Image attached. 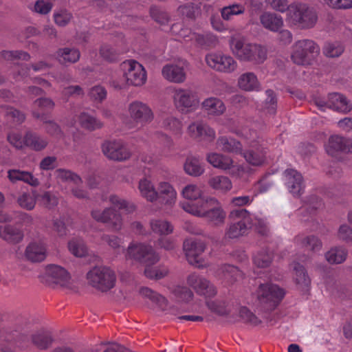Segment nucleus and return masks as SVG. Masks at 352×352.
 I'll return each instance as SVG.
<instances>
[{
	"instance_id": "6",
	"label": "nucleus",
	"mask_w": 352,
	"mask_h": 352,
	"mask_svg": "<svg viewBox=\"0 0 352 352\" xmlns=\"http://www.w3.org/2000/svg\"><path fill=\"white\" fill-rule=\"evenodd\" d=\"M87 279L92 287L101 292H107L115 286L116 276L110 267L96 266L87 272Z\"/></svg>"
},
{
	"instance_id": "1",
	"label": "nucleus",
	"mask_w": 352,
	"mask_h": 352,
	"mask_svg": "<svg viewBox=\"0 0 352 352\" xmlns=\"http://www.w3.org/2000/svg\"><path fill=\"white\" fill-rule=\"evenodd\" d=\"M126 258L134 260L145 265V276L149 278L160 279L168 273L163 267L156 269L151 267L159 261V256L151 245L147 243H131L126 252Z\"/></svg>"
},
{
	"instance_id": "52",
	"label": "nucleus",
	"mask_w": 352,
	"mask_h": 352,
	"mask_svg": "<svg viewBox=\"0 0 352 352\" xmlns=\"http://www.w3.org/2000/svg\"><path fill=\"white\" fill-rule=\"evenodd\" d=\"M34 104L37 106L41 111L40 113H50L53 111L55 107L54 102L50 98H39L34 102Z\"/></svg>"
},
{
	"instance_id": "12",
	"label": "nucleus",
	"mask_w": 352,
	"mask_h": 352,
	"mask_svg": "<svg viewBox=\"0 0 352 352\" xmlns=\"http://www.w3.org/2000/svg\"><path fill=\"white\" fill-rule=\"evenodd\" d=\"M101 148L103 154L109 160L124 161L131 157V152L120 141H104Z\"/></svg>"
},
{
	"instance_id": "31",
	"label": "nucleus",
	"mask_w": 352,
	"mask_h": 352,
	"mask_svg": "<svg viewBox=\"0 0 352 352\" xmlns=\"http://www.w3.org/2000/svg\"><path fill=\"white\" fill-rule=\"evenodd\" d=\"M182 195L184 197L188 200L181 204L183 209L185 204L190 205V204H195V202H198L201 199H206L207 197L202 196L201 190L197 186L192 184L184 187L182 190Z\"/></svg>"
},
{
	"instance_id": "63",
	"label": "nucleus",
	"mask_w": 352,
	"mask_h": 352,
	"mask_svg": "<svg viewBox=\"0 0 352 352\" xmlns=\"http://www.w3.org/2000/svg\"><path fill=\"white\" fill-rule=\"evenodd\" d=\"M68 249L76 257H84L88 254L85 243H68Z\"/></svg>"
},
{
	"instance_id": "13",
	"label": "nucleus",
	"mask_w": 352,
	"mask_h": 352,
	"mask_svg": "<svg viewBox=\"0 0 352 352\" xmlns=\"http://www.w3.org/2000/svg\"><path fill=\"white\" fill-rule=\"evenodd\" d=\"M129 112L133 121L142 126L150 123L154 118L151 109L146 104L138 100L129 104Z\"/></svg>"
},
{
	"instance_id": "10",
	"label": "nucleus",
	"mask_w": 352,
	"mask_h": 352,
	"mask_svg": "<svg viewBox=\"0 0 352 352\" xmlns=\"http://www.w3.org/2000/svg\"><path fill=\"white\" fill-rule=\"evenodd\" d=\"M187 284L198 295L206 298H212L217 294L216 287L208 279L197 273H192L188 276Z\"/></svg>"
},
{
	"instance_id": "14",
	"label": "nucleus",
	"mask_w": 352,
	"mask_h": 352,
	"mask_svg": "<svg viewBox=\"0 0 352 352\" xmlns=\"http://www.w3.org/2000/svg\"><path fill=\"white\" fill-rule=\"evenodd\" d=\"M205 248V243H183V250L188 262L198 268L207 266L202 256Z\"/></svg>"
},
{
	"instance_id": "32",
	"label": "nucleus",
	"mask_w": 352,
	"mask_h": 352,
	"mask_svg": "<svg viewBox=\"0 0 352 352\" xmlns=\"http://www.w3.org/2000/svg\"><path fill=\"white\" fill-rule=\"evenodd\" d=\"M238 85L243 90L250 91L258 90L259 82L254 73L247 72L240 76L238 79Z\"/></svg>"
},
{
	"instance_id": "16",
	"label": "nucleus",
	"mask_w": 352,
	"mask_h": 352,
	"mask_svg": "<svg viewBox=\"0 0 352 352\" xmlns=\"http://www.w3.org/2000/svg\"><path fill=\"white\" fill-rule=\"evenodd\" d=\"M326 151L335 157L340 153H352V140L340 135H332L329 139Z\"/></svg>"
},
{
	"instance_id": "48",
	"label": "nucleus",
	"mask_w": 352,
	"mask_h": 352,
	"mask_svg": "<svg viewBox=\"0 0 352 352\" xmlns=\"http://www.w3.org/2000/svg\"><path fill=\"white\" fill-rule=\"evenodd\" d=\"M35 197L41 204L47 208H52L58 204L57 198L50 192H44L42 194H39L36 192Z\"/></svg>"
},
{
	"instance_id": "59",
	"label": "nucleus",
	"mask_w": 352,
	"mask_h": 352,
	"mask_svg": "<svg viewBox=\"0 0 352 352\" xmlns=\"http://www.w3.org/2000/svg\"><path fill=\"white\" fill-rule=\"evenodd\" d=\"M89 96L94 101L102 102L107 97V91L102 86H94L89 89Z\"/></svg>"
},
{
	"instance_id": "39",
	"label": "nucleus",
	"mask_w": 352,
	"mask_h": 352,
	"mask_svg": "<svg viewBox=\"0 0 352 352\" xmlns=\"http://www.w3.org/2000/svg\"><path fill=\"white\" fill-rule=\"evenodd\" d=\"M294 271L295 272V280L296 284L303 289L308 288L311 280L305 267L296 263L294 264Z\"/></svg>"
},
{
	"instance_id": "53",
	"label": "nucleus",
	"mask_w": 352,
	"mask_h": 352,
	"mask_svg": "<svg viewBox=\"0 0 352 352\" xmlns=\"http://www.w3.org/2000/svg\"><path fill=\"white\" fill-rule=\"evenodd\" d=\"M192 132L194 138L202 137L205 135L204 132L208 131V138L213 139L214 138V131L207 125L204 124H192L188 128Z\"/></svg>"
},
{
	"instance_id": "51",
	"label": "nucleus",
	"mask_w": 352,
	"mask_h": 352,
	"mask_svg": "<svg viewBox=\"0 0 352 352\" xmlns=\"http://www.w3.org/2000/svg\"><path fill=\"white\" fill-rule=\"evenodd\" d=\"M150 14L152 19L160 25H166L169 21L168 14L157 6H151Z\"/></svg>"
},
{
	"instance_id": "17",
	"label": "nucleus",
	"mask_w": 352,
	"mask_h": 352,
	"mask_svg": "<svg viewBox=\"0 0 352 352\" xmlns=\"http://www.w3.org/2000/svg\"><path fill=\"white\" fill-rule=\"evenodd\" d=\"M124 63L129 67L127 72L124 73L127 84L133 86L144 84L146 80V72L142 65L133 60H129Z\"/></svg>"
},
{
	"instance_id": "33",
	"label": "nucleus",
	"mask_w": 352,
	"mask_h": 352,
	"mask_svg": "<svg viewBox=\"0 0 352 352\" xmlns=\"http://www.w3.org/2000/svg\"><path fill=\"white\" fill-rule=\"evenodd\" d=\"M8 173V178L13 182L23 181L32 186H36L39 184L38 179L35 178L30 172L12 169L10 170Z\"/></svg>"
},
{
	"instance_id": "28",
	"label": "nucleus",
	"mask_w": 352,
	"mask_h": 352,
	"mask_svg": "<svg viewBox=\"0 0 352 352\" xmlns=\"http://www.w3.org/2000/svg\"><path fill=\"white\" fill-rule=\"evenodd\" d=\"M23 142L26 146L36 151L43 150L47 145V140L38 133L30 131L26 132L23 138Z\"/></svg>"
},
{
	"instance_id": "61",
	"label": "nucleus",
	"mask_w": 352,
	"mask_h": 352,
	"mask_svg": "<svg viewBox=\"0 0 352 352\" xmlns=\"http://www.w3.org/2000/svg\"><path fill=\"white\" fill-rule=\"evenodd\" d=\"M239 316L244 322L253 325H257L261 322V320L245 307L240 309Z\"/></svg>"
},
{
	"instance_id": "20",
	"label": "nucleus",
	"mask_w": 352,
	"mask_h": 352,
	"mask_svg": "<svg viewBox=\"0 0 352 352\" xmlns=\"http://www.w3.org/2000/svg\"><path fill=\"white\" fill-rule=\"evenodd\" d=\"M32 114L35 119L39 120L43 122L44 129L48 135L58 138L64 137L63 131L57 122L51 119V114L40 113L39 111L36 110L32 111Z\"/></svg>"
},
{
	"instance_id": "40",
	"label": "nucleus",
	"mask_w": 352,
	"mask_h": 352,
	"mask_svg": "<svg viewBox=\"0 0 352 352\" xmlns=\"http://www.w3.org/2000/svg\"><path fill=\"white\" fill-rule=\"evenodd\" d=\"M35 194H36V191H32V195L27 192H23L19 197H16L14 194L10 193V195L16 199L19 205L28 210H32L36 204V198L35 197Z\"/></svg>"
},
{
	"instance_id": "19",
	"label": "nucleus",
	"mask_w": 352,
	"mask_h": 352,
	"mask_svg": "<svg viewBox=\"0 0 352 352\" xmlns=\"http://www.w3.org/2000/svg\"><path fill=\"white\" fill-rule=\"evenodd\" d=\"M43 278L48 283L65 285L69 283L70 276L64 267L55 264H50L45 268Z\"/></svg>"
},
{
	"instance_id": "2",
	"label": "nucleus",
	"mask_w": 352,
	"mask_h": 352,
	"mask_svg": "<svg viewBox=\"0 0 352 352\" xmlns=\"http://www.w3.org/2000/svg\"><path fill=\"white\" fill-rule=\"evenodd\" d=\"M195 204H185L184 210L195 216L204 217L215 226L223 225L226 213L218 200L214 197H207Z\"/></svg>"
},
{
	"instance_id": "45",
	"label": "nucleus",
	"mask_w": 352,
	"mask_h": 352,
	"mask_svg": "<svg viewBox=\"0 0 352 352\" xmlns=\"http://www.w3.org/2000/svg\"><path fill=\"white\" fill-rule=\"evenodd\" d=\"M109 201L113 205L118 206L119 210H124L128 214L133 213L137 209V206L135 204L122 199L116 195H111Z\"/></svg>"
},
{
	"instance_id": "8",
	"label": "nucleus",
	"mask_w": 352,
	"mask_h": 352,
	"mask_svg": "<svg viewBox=\"0 0 352 352\" xmlns=\"http://www.w3.org/2000/svg\"><path fill=\"white\" fill-rule=\"evenodd\" d=\"M285 294V291L276 285L261 284L258 289V300L267 310H273L282 300Z\"/></svg>"
},
{
	"instance_id": "22",
	"label": "nucleus",
	"mask_w": 352,
	"mask_h": 352,
	"mask_svg": "<svg viewBox=\"0 0 352 352\" xmlns=\"http://www.w3.org/2000/svg\"><path fill=\"white\" fill-rule=\"evenodd\" d=\"M162 73L164 78L175 83H182L186 78L184 67L178 65H166L163 67Z\"/></svg>"
},
{
	"instance_id": "5",
	"label": "nucleus",
	"mask_w": 352,
	"mask_h": 352,
	"mask_svg": "<svg viewBox=\"0 0 352 352\" xmlns=\"http://www.w3.org/2000/svg\"><path fill=\"white\" fill-rule=\"evenodd\" d=\"M230 218H238L239 220L231 223L225 232L226 239H236L241 236H246L253 226L250 212L244 208L232 210L229 215Z\"/></svg>"
},
{
	"instance_id": "41",
	"label": "nucleus",
	"mask_w": 352,
	"mask_h": 352,
	"mask_svg": "<svg viewBox=\"0 0 352 352\" xmlns=\"http://www.w3.org/2000/svg\"><path fill=\"white\" fill-rule=\"evenodd\" d=\"M100 56L109 63H117L120 60V53L108 44H102L99 50Z\"/></svg>"
},
{
	"instance_id": "43",
	"label": "nucleus",
	"mask_w": 352,
	"mask_h": 352,
	"mask_svg": "<svg viewBox=\"0 0 352 352\" xmlns=\"http://www.w3.org/2000/svg\"><path fill=\"white\" fill-rule=\"evenodd\" d=\"M242 155L245 157L247 162L250 164L252 166H260L263 163L265 160V153L263 151H255L254 149H250L244 153H242Z\"/></svg>"
},
{
	"instance_id": "64",
	"label": "nucleus",
	"mask_w": 352,
	"mask_h": 352,
	"mask_svg": "<svg viewBox=\"0 0 352 352\" xmlns=\"http://www.w3.org/2000/svg\"><path fill=\"white\" fill-rule=\"evenodd\" d=\"M177 11L182 16H185L189 19H195L196 7L193 3H186L180 6Z\"/></svg>"
},
{
	"instance_id": "44",
	"label": "nucleus",
	"mask_w": 352,
	"mask_h": 352,
	"mask_svg": "<svg viewBox=\"0 0 352 352\" xmlns=\"http://www.w3.org/2000/svg\"><path fill=\"white\" fill-rule=\"evenodd\" d=\"M139 189L143 197L150 201L156 200V190L153 186L146 179H141L139 182Z\"/></svg>"
},
{
	"instance_id": "62",
	"label": "nucleus",
	"mask_w": 352,
	"mask_h": 352,
	"mask_svg": "<svg viewBox=\"0 0 352 352\" xmlns=\"http://www.w3.org/2000/svg\"><path fill=\"white\" fill-rule=\"evenodd\" d=\"M206 304L210 310L219 316H226L229 313L225 302L219 301H207Z\"/></svg>"
},
{
	"instance_id": "26",
	"label": "nucleus",
	"mask_w": 352,
	"mask_h": 352,
	"mask_svg": "<svg viewBox=\"0 0 352 352\" xmlns=\"http://www.w3.org/2000/svg\"><path fill=\"white\" fill-rule=\"evenodd\" d=\"M217 146L223 152L242 154L241 143L233 138L222 136L217 141Z\"/></svg>"
},
{
	"instance_id": "23",
	"label": "nucleus",
	"mask_w": 352,
	"mask_h": 352,
	"mask_svg": "<svg viewBox=\"0 0 352 352\" xmlns=\"http://www.w3.org/2000/svg\"><path fill=\"white\" fill-rule=\"evenodd\" d=\"M25 256L31 262H41L46 258L47 248L44 243H29L26 247Z\"/></svg>"
},
{
	"instance_id": "15",
	"label": "nucleus",
	"mask_w": 352,
	"mask_h": 352,
	"mask_svg": "<svg viewBox=\"0 0 352 352\" xmlns=\"http://www.w3.org/2000/svg\"><path fill=\"white\" fill-rule=\"evenodd\" d=\"M206 61L210 67L223 72H233L236 67V63L232 57L217 54L206 55Z\"/></svg>"
},
{
	"instance_id": "9",
	"label": "nucleus",
	"mask_w": 352,
	"mask_h": 352,
	"mask_svg": "<svg viewBox=\"0 0 352 352\" xmlns=\"http://www.w3.org/2000/svg\"><path fill=\"white\" fill-rule=\"evenodd\" d=\"M91 217L97 221L105 223L107 226L115 231L120 230L122 226V218L120 212L114 208H107L102 211H91Z\"/></svg>"
},
{
	"instance_id": "60",
	"label": "nucleus",
	"mask_w": 352,
	"mask_h": 352,
	"mask_svg": "<svg viewBox=\"0 0 352 352\" xmlns=\"http://www.w3.org/2000/svg\"><path fill=\"white\" fill-rule=\"evenodd\" d=\"M344 52L343 47L338 43H327L324 47V54L331 58L340 56Z\"/></svg>"
},
{
	"instance_id": "29",
	"label": "nucleus",
	"mask_w": 352,
	"mask_h": 352,
	"mask_svg": "<svg viewBox=\"0 0 352 352\" xmlns=\"http://www.w3.org/2000/svg\"><path fill=\"white\" fill-rule=\"evenodd\" d=\"M32 342L41 350L48 349L54 342L52 333L47 330H40L32 336Z\"/></svg>"
},
{
	"instance_id": "46",
	"label": "nucleus",
	"mask_w": 352,
	"mask_h": 352,
	"mask_svg": "<svg viewBox=\"0 0 352 352\" xmlns=\"http://www.w3.org/2000/svg\"><path fill=\"white\" fill-rule=\"evenodd\" d=\"M208 184L215 190H228L232 188V184L226 176H215L208 180Z\"/></svg>"
},
{
	"instance_id": "18",
	"label": "nucleus",
	"mask_w": 352,
	"mask_h": 352,
	"mask_svg": "<svg viewBox=\"0 0 352 352\" xmlns=\"http://www.w3.org/2000/svg\"><path fill=\"white\" fill-rule=\"evenodd\" d=\"M283 177L285 184L291 193L295 196H300L303 192V177L299 172L293 168H287L284 171Z\"/></svg>"
},
{
	"instance_id": "38",
	"label": "nucleus",
	"mask_w": 352,
	"mask_h": 352,
	"mask_svg": "<svg viewBox=\"0 0 352 352\" xmlns=\"http://www.w3.org/2000/svg\"><path fill=\"white\" fill-rule=\"evenodd\" d=\"M223 278L230 284L243 278V274L238 267L231 265L221 267Z\"/></svg>"
},
{
	"instance_id": "7",
	"label": "nucleus",
	"mask_w": 352,
	"mask_h": 352,
	"mask_svg": "<svg viewBox=\"0 0 352 352\" xmlns=\"http://www.w3.org/2000/svg\"><path fill=\"white\" fill-rule=\"evenodd\" d=\"M320 53L319 46L312 40L298 41L294 46L292 61L298 65H311Z\"/></svg>"
},
{
	"instance_id": "49",
	"label": "nucleus",
	"mask_w": 352,
	"mask_h": 352,
	"mask_svg": "<svg viewBox=\"0 0 352 352\" xmlns=\"http://www.w3.org/2000/svg\"><path fill=\"white\" fill-rule=\"evenodd\" d=\"M151 226L155 233L160 235H166L171 233L173 231L171 225L168 222L162 220L152 221Z\"/></svg>"
},
{
	"instance_id": "57",
	"label": "nucleus",
	"mask_w": 352,
	"mask_h": 352,
	"mask_svg": "<svg viewBox=\"0 0 352 352\" xmlns=\"http://www.w3.org/2000/svg\"><path fill=\"white\" fill-rule=\"evenodd\" d=\"M72 18V14L66 10H60L54 14L55 23L60 27L67 25Z\"/></svg>"
},
{
	"instance_id": "35",
	"label": "nucleus",
	"mask_w": 352,
	"mask_h": 352,
	"mask_svg": "<svg viewBox=\"0 0 352 352\" xmlns=\"http://www.w3.org/2000/svg\"><path fill=\"white\" fill-rule=\"evenodd\" d=\"M79 122L83 129L89 131L100 129L103 126V123L100 120L85 112L80 113Z\"/></svg>"
},
{
	"instance_id": "25",
	"label": "nucleus",
	"mask_w": 352,
	"mask_h": 352,
	"mask_svg": "<svg viewBox=\"0 0 352 352\" xmlns=\"http://www.w3.org/2000/svg\"><path fill=\"white\" fill-rule=\"evenodd\" d=\"M260 21L263 26L271 31L277 32L283 25L280 15L272 12H264L260 16Z\"/></svg>"
},
{
	"instance_id": "36",
	"label": "nucleus",
	"mask_w": 352,
	"mask_h": 352,
	"mask_svg": "<svg viewBox=\"0 0 352 352\" xmlns=\"http://www.w3.org/2000/svg\"><path fill=\"white\" fill-rule=\"evenodd\" d=\"M0 237L5 241L12 240L19 242L23 239V234L19 229L8 225L0 226Z\"/></svg>"
},
{
	"instance_id": "24",
	"label": "nucleus",
	"mask_w": 352,
	"mask_h": 352,
	"mask_svg": "<svg viewBox=\"0 0 352 352\" xmlns=\"http://www.w3.org/2000/svg\"><path fill=\"white\" fill-rule=\"evenodd\" d=\"M156 200L160 202L171 205L176 199V192L167 182L160 183L158 190L156 191Z\"/></svg>"
},
{
	"instance_id": "56",
	"label": "nucleus",
	"mask_w": 352,
	"mask_h": 352,
	"mask_svg": "<svg viewBox=\"0 0 352 352\" xmlns=\"http://www.w3.org/2000/svg\"><path fill=\"white\" fill-rule=\"evenodd\" d=\"M58 54L63 57L65 61L69 63H76L80 58V52L76 49H60L58 51Z\"/></svg>"
},
{
	"instance_id": "30",
	"label": "nucleus",
	"mask_w": 352,
	"mask_h": 352,
	"mask_svg": "<svg viewBox=\"0 0 352 352\" xmlns=\"http://www.w3.org/2000/svg\"><path fill=\"white\" fill-rule=\"evenodd\" d=\"M184 169L186 174L192 177H199L204 172V168L201 166L199 159L192 155L186 157Z\"/></svg>"
},
{
	"instance_id": "37",
	"label": "nucleus",
	"mask_w": 352,
	"mask_h": 352,
	"mask_svg": "<svg viewBox=\"0 0 352 352\" xmlns=\"http://www.w3.org/2000/svg\"><path fill=\"white\" fill-rule=\"evenodd\" d=\"M347 256V251L343 246L331 248L326 253V259L330 263H342Z\"/></svg>"
},
{
	"instance_id": "42",
	"label": "nucleus",
	"mask_w": 352,
	"mask_h": 352,
	"mask_svg": "<svg viewBox=\"0 0 352 352\" xmlns=\"http://www.w3.org/2000/svg\"><path fill=\"white\" fill-rule=\"evenodd\" d=\"M25 338L24 336L19 335L16 332L12 336L10 335L8 336L6 339L8 346H1V352H13L16 347L23 348V345L21 341Z\"/></svg>"
},
{
	"instance_id": "54",
	"label": "nucleus",
	"mask_w": 352,
	"mask_h": 352,
	"mask_svg": "<svg viewBox=\"0 0 352 352\" xmlns=\"http://www.w3.org/2000/svg\"><path fill=\"white\" fill-rule=\"evenodd\" d=\"M195 41L202 47H213L217 43V38L212 34H197Z\"/></svg>"
},
{
	"instance_id": "3",
	"label": "nucleus",
	"mask_w": 352,
	"mask_h": 352,
	"mask_svg": "<svg viewBox=\"0 0 352 352\" xmlns=\"http://www.w3.org/2000/svg\"><path fill=\"white\" fill-rule=\"evenodd\" d=\"M287 19L299 30H309L316 25L318 16L314 7L305 3L295 2L290 4Z\"/></svg>"
},
{
	"instance_id": "47",
	"label": "nucleus",
	"mask_w": 352,
	"mask_h": 352,
	"mask_svg": "<svg viewBox=\"0 0 352 352\" xmlns=\"http://www.w3.org/2000/svg\"><path fill=\"white\" fill-rule=\"evenodd\" d=\"M273 254L267 250H262L253 256L254 263L258 267H267L272 262Z\"/></svg>"
},
{
	"instance_id": "55",
	"label": "nucleus",
	"mask_w": 352,
	"mask_h": 352,
	"mask_svg": "<svg viewBox=\"0 0 352 352\" xmlns=\"http://www.w3.org/2000/svg\"><path fill=\"white\" fill-rule=\"evenodd\" d=\"M59 177L65 182H72L77 186L82 185V180L81 177L76 173L72 172L71 170L59 169Z\"/></svg>"
},
{
	"instance_id": "4",
	"label": "nucleus",
	"mask_w": 352,
	"mask_h": 352,
	"mask_svg": "<svg viewBox=\"0 0 352 352\" xmlns=\"http://www.w3.org/2000/svg\"><path fill=\"white\" fill-rule=\"evenodd\" d=\"M232 52L241 60L260 64L267 58L266 50L256 44L245 43L238 39L230 41Z\"/></svg>"
},
{
	"instance_id": "27",
	"label": "nucleus",
	"mask_w": 352,
	"mask_h": 352,
	"mask_svg": "<svg viewBox=\"0 0 352 352\" xmlns=\"http://www.w3.org/2000/svg\"><path fill=\"white\" fill-rule=\"evenodd\" d=\"M206 160L212 166L221 170H229L233 166V160L227 155L217 153H208Z\"/></svg>"
},
{
	"instance_id": "50",
	"label": "nucleus",
	"mask_w": 352,
	"mask_h": 352,
	"mask_svg": "<svg viewBox=\"0 0 352 352\" xmlns=\"http://www.w3.org/2000/svg\"><path fill=\"white\" fill-rule=\"evenodd\" d=\"M267 98L265 100V107L270 114L274 115L277 108V98L275 92L272 89L265 91Z\"/></svg>"
},
{
	"instance_id": "58",
	"label": "nucleus",
	"mask_w": 352,
	"mask_h": 352,
	"mask_svg": "<svg viewBox=\"0 0 352 352\" xmlns=\"http://www.w3.org/2000/svg\"><path fill=\"white\" fill-rule=\"evenodd\" d=\"M2 56L5 59L10 60L18 59L27 61L30 59V55L22 50L3 51Z\"/></svg>"
},
{
	"instance_id": "11",
	"label": "nucleus",
	"mask_w": 352,
	"mask_h": 352,
	"mask_svg": "<svg viewBox=\"0 0 352 352\" xmlns=\"http://www.w3.org/2000/svg\"><path fill=\"white\" fill-rule=\"evenodd\" d=\"M174 100L177 108L186 113L193 110L199 103L197 94L190 89L175 90Z\"/></svg>"
},
{
	"instance_id": "21",
	"label": "nucleus",
	"mask_w": 352,
	"mask_h": 352,
	"mask_svg": "<svg viewBox=\"0 0 352 352\" xmlns=\"http://www.w3.org/2000/svg\"><path fill=\"white\" fill-rule=\"evenodd\" d=\"M329 108L338 112L347 113L352 109V104L343 94L334 92L329 94Z\"/></svg>"
},
{
	"instance_id": "34",
	"label": "nucleus",
	"mask_w": 352,
	"mask_h": 352,
	"mask_svg": "<svg viewBox=\"0 0 352 352\" xmlns=\"http://www.w3.org/2000/svg\"><path fill=\"white\" fill-rule=\"evenodd\" d=\"M203 108L208 115L220 116L226 110L223 102L217 98H209L202 102Z\"/></svg>"
}]
</instances>
